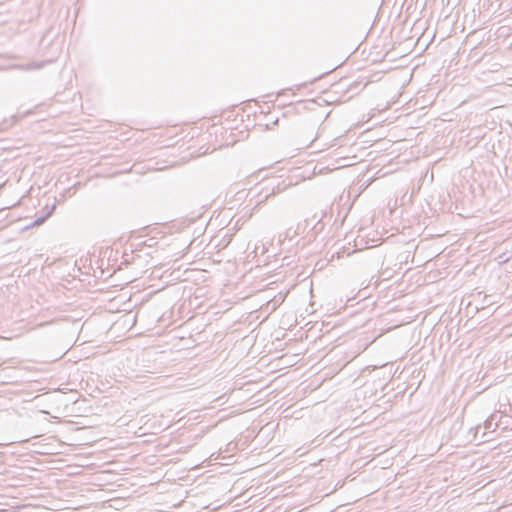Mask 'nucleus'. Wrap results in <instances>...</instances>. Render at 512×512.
Instances as JSON below:
<instances>
[{
    "label": "nucleus",
    "mask_w": 512,
    "mask_h": 512,
    "mask_svg": "<svg viewBox=\"0 0 512 512\" xmlns=\"http://www.w3.org/2000/svg\"><path fill=\"white\" fill-rule=\"evenodd\" d=\"M2 512H6L5 510H3Z\"/></svg>",
    "instance_id": "nucleus-1"
}]
</instances>
